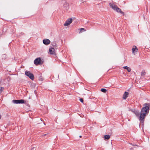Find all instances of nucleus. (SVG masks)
<instances>
[{
  "mask_svg": "<svg viewBox=\"0 0 150 150\" xmlns=\"http://www.w3.org/2000/svg\"><path fill=\"white\" fill-rule=\"evenodd\" d=\"M150 108V104L149 103H146L144 104L140 112L139 118H142V119L145 118L146 115L149 113Z\"/></svg>",
  "mask_w": 150,
  "mask_h": 150,
  "instance_id": "f257e3e1",
  "label": "nucleus"
},
{
  "mask_svg": "<svg viewBox=\"0 0 150 150\" xmlns=\"http://www.w3.org/2000/svg\"><path fill=\"white\" fill-rule=\"evenodd\" d=\"M43 61H42L40 57H38L36 58L34 61V64L36 66L42 64Z\"/></svg>",
  "mask_w": 150,
  "mask_h": 150,
  "instance_id": "f03ea898",
  "label": "nucleus"
},
{
  "mask_svg": "<svg viewBox=\"0 0 150 150\" xmlns=\"http://www.w3.org/2000/svg\"><path fill=\"white\" fill-rule=\"evenodd\" d=\"M25 74L31 80H33L34 79V75L30 71H25Z\"/></svg>",
  "mask_w": 150,
  "mask_h": 150,
  "instance_id": "7ed1b4c3",
  "label": "nucleus"
},
{
  "mask_svg": "<svg viewBox=\"0 0 150 150\" xmlns=\"http://www.w3.org/2000/svg\"><path fill=\"white\" fill-rule=\"evenodd\" d=\"M12 102L14 104H23L25 103H25V100L23 99H20V100H12Z\"/></svg>",
  "mask_w": 150,
  "mask_h": 150,
  "instance_id": "20e7f679",
  "label": "nucleus"
},
{
  "mask_svg": "<svg viewBox=\"0 0 150 150\" xmlns=\"http://www.w3.org/2000/svg\"><path fill=\"white\" fill-rule=\"evenodd\" d=\"M72 18H68L65 22L64 24V25L65 26H68L72 22Z\"/></svg>",
  "mask_w": 150,
  "mask_h": 150,
  "instance_id": "39448f33",
  "label": "nucleus"
},
{
  "mask_svg": "<svg viewBox=\"0 0 150 150\" xmlns=\"http://www.w3.org/2000/svg\"><path fill=\"white\" fill-rule=\"evenodd\" d=\"M130 111L134 114L137 117H139V118L140 113L139 110L136 109H131Z\"/></svg>",
  "mask_w": 150,
  "mask_h": 150,
  "instance_id": "423d86ee",
  "label": "nucleus"
},
{
  "mask_svg": "<svg viewBox=\"0 0 150 150\" xmlns=\"http://www.w3.org/2000/svg\"><path fill=\"white\" fill-rule=\"evenodd\" d=\"M145 118L142 119V118H139V120L140 121V123L139 124V127L141 125L142 126V130H143L144 128V121Z\"/></svg>",
  "mask_w": 150,
  "mask_h": 150,
  "instance_id": "0eeeda50",
  "label": "nucleus"
},
{
  "mask_svg": "<svg viewBox=\"0 0 150 150\" xmlns=\"http://www.w3.org/2000/svg\"><path fill=\"white\" fill-rule=\"evenodd\" d=\"M114 10L115 11L118 13H120V14H122L123 16H124L125 15L124 12L122 11L121 9L118 7L117 6H116V7L115 8V9Z\"/></svg>",
  "mask_w": 150,
  "mask_h": 150,
  "instance_id": "6e6552de",
  "label": "nucleus"
},
{
  "mask_svg": "<svg viewBox=\"0 0 150 150\" xmlns=\"http://www.w3.org/2000/svg\"><path fill=\"white\" fill-rule=\"evenodd\" d=\"M50 40L48 39H45L43 40V43L45 45H48L50 43Z\"/></svg>",
  "mask_w": 150,
  "mask_h": 150,
  "instance_id": "1a4fd4ad",
  "label": "nucleus"
},
{
  "mask_svg": "<svg viewBox=\"0 0 150 150\" xmlns=\"http://www.w3.org/2000/svg\"><path fill=\"white\" fill-rule=\"evenodd\" d=\"M129 93L128 92L125 91L123 94L122 98L124 100H126L128 96Z\"/></svg>",
  "mask_w": 150,
  "mask_h": 150,
  "instance_id": "9d476101",
  "label": "nucleus"
},
{
  "mask_svg": "<svg viewBox=\"0 0 150 150\" xmlns=\"http://www.w3.org/2000/svg\"><path fill=\"white\" fill-rule=\"evenodd\" d=\"M49 52L48 53L50 54H54V49L53 47H51L49 49Z\"/></svg>",
  "mask_w": 150,
  "mask_h": 150,
  "instance_id": "9b49d317",
  "label": "nucleus"
},
{
  "mask_svg": "<svg viewBox=\"0 0 150 150\" xmlns=\"http://www.w3.org/2000/svg\"><path fill=\"white\" fill-rule=\"evenodd\" d=\"M110 7L113 9L114 10L115 9V8H116L117 6L115 5L113 3H110L109 4Z\"/></svg>",
  "mask_w": 150,
  "mask_h": 150,
  "instance_id": "f8f14e48",
  "label": "nucleus"
},
{
  "mask_svg": "<svg viewBox=\"0 0 150 150\" xmlns=\"http://www.w3.org/2000/svg\"><path fill=\"white\" fill-rule=\"evenodd\" d=\"M123 68L124 69H126L128 72H130L131 71V69L130 68L127 66H124Z\"/></svg>",
  "mask_w": 150,
  "mask_h": 150,
  "instance_id": "ddd939ff",
  "label": "nucleus"
},
{
  "mask_svg": "<svg viewBox=\"0 0 150 150\" xmlns=\"http://www.w3.org/2000/svg\"><path fill=\"white\" fill-rule=\"evenodd\" d=\"M69 4L67 3H65L63 5L64 7L66 8V9H68L69 8Z\"/></svg>",
  "mask_w": 150,
  "mask_h": 150,
  "instance_id": "4468645a",
  "label": "nucleus"
},
{
  "mask_svg": "<svg viewBox=\"0 0 150 150\" xmlns=\"http://www.w3.org/2000/svg\"><path fill=\"white\" fill-rule=\"evenodd\" d=\"M110 136L109 135H106L104 136V139L105 140H107L110 139Z\"/></svg>",
  "mask_w": 150,
  "mask_h": 150,
  "instance_id": "2eb2a0df",
  "label": "nucleus"
},
{
  "mask_svg": "<svg viewBox=\"0 0 150 150\" xmlns=\"http://www.w3.org/2000/svg\"><path fill=\"white\" fill-rule=\"evenodd\" d=\"M135 47H136V46L135 45H134L133 46L132 48V53H133V54L135 53L136 49H135Z\"/></svg>",
  "mask_w": 150,
  "mask_h": 150,
  "instance_id": "dca6fc26",
  "label": "nucleus"
},
{
  "mask_svg": "<svg viewBox=\"0 0 150 150\" xmlns=\"http://www.w3.org/2000/svg\"><path fill=\"white\" fill-rule=\"evenodd\" d=\"M24 34V33L23 32H21L20 33L19 35H18L17 34L16 36L18 38H20V37L22 35H23Z\"/></svg>",
  "mask_w": 150,
  "mask_h": 150,
  "instance_id": "f3484780",
  "label": "nucleus"
},
{
  "mask_svg": "<svg viewBox=\"0 0 150 150\" xmlns=\"http://www.w3.org/2000/svg\"><path fill=\"white\" fill-rule=\"evenodd\" d=\"M100 91L103 93H105L107 91V90L105 88H102L101 89Z\"/></svg>",
  "mask_w": 150,
  "mask_h": 150,
  "instance_id": "a211bd4d",
  "label": "nucleus"
},
{
  "mask_svg": "<svg viewBox=\"0 0 150 150\" xmlns=\"http://www.w3.org/2000/svg\"><path fill=\"white\" fill-rule=\"evenodd\" d=\"M79 32V33H81L82 32L85 31H86V30L85 29H84V28H81Z\"/></svg>",
  "mask_w": 150,
  "mask_h": 150,
  "instance_id": "6ab92c4d",
  "label": "nucleus"
},
{
  "mask_svg": "<svg viewBox=\"0 0 150 150\" xmlns=\"http://www.w3.org/2000/svg\"><path fill=\"white\" fill-rule=\"evenodd\" d=\"M146 72L144 70H143L142 72L141 73V76H143L145 75L146 74Z\"/></svg>",
  "mask_w": 150,
  "mask_h": 150,
  "instance_id": "aec40b11",
  "label": "nucleus"
},
{
  "mask_svg": "<svg viewBox=\"0 0 150 150\" xmlns=\"http://www.w3.org/2000/svg\"><path fill=\"white\" fill-rule=\"evenodd\" d=\"M4 89V88L3 87H1L0 89V93H1L2 92Z\"/></svg>",
  "mask_w": 150,
  "mask_h": 150,
  "instance_id": "412c9836",
  "label": "nucleus"
},
{
  "mask_svg": "<svg viewBox=\"0 0 150 150\" xmlns=\"http://www.w3.org/2000/svg\"><path fill=\"white\" fill-rule=\"evenodd\" d=\"M39 80L40 81H42L43 80V78L42 77V76H40L39 77Z\"/></svg>",
  "mask_w": 150,
  "mask_h": 150,
  "instance_id": "4be33fe9",
  "label": "nucleus"
},
{
  "mask_svg": "<svg viewBox=\"0 0 150 150\" xmlns=\"http://www.w3.org/2000/svg\"><path fill=\"white\" fill-rule=\"evenodd\" d=\"M79 101L82 103H83V99L82 98H80Z\"/></svg>",
  "mask_w": 150,
  "mask_h": 150,
  "instance_id": "5701e85b",
  "label": "nucleus"
},
{
  "mask_svg": "<svg viewBox=\"0 0 150 150\" xmlns=\"http://www.w3.org/2000/svg\"><path fill=\"white\" fill-rule=\"evenodd\" d=\"M135 47V49H136V50H135V52H138V49L137 48V47Z\"/></svg>",
  "mask_w": 150,
  "mask_h": 150,
  "instance_id": "b1692460",
  "label": "nucleus"
},
{
  "mask_svg": "<svg viewBox=\"0 0 150 150\" xmlns=\"http://www.w3.org/2000/svg\"><path fill=\"white\" fill-rule=\"evenodd\" d=\"M47 134H43L42 135V137H44L45 136H46L47 135Z\"/></svg>",
  "mask_w": 150,
  "mask_h": 150,
  "instance_id": "393cba45",
  "label": "nucleus"
},
{
  "mask_svg": "<svg viewBox=\"0 0 150 150\" xmlns=\"http://www.w3.org/2000/svg\"><path fill=\"white\" fill-rule=\"evenodd\" d=\"M53 44H54L53 45V46H55L56 45V43H54Z\"/></svg>",
  "mask_w": 150,
  "mask_h": 150,
  "instance_id": "a878e982",
  "label": "nucleus"
},
{
  "mask_svg": "<svg viewBox=\"0 0 150 150\" xmlns=\"http://www.w3.org/2000/svg\"><path fill=\"white\" fill-rule=\"evenodd\" d=\"M27 106H29V104H27Z\"/></svg>",
  "mask_w": 150,
  "mask_h": 150,
  "instance_id": "bb28decb",
  "label": "nucleus"
},
{
  "mask_svg": "<svg viewBox=\"0 0 150 150\" xmlns=\"http://www.w3.org/2000/svg\"><path fill=\"white\" fill-rule=\"evenodd\" d=\"M81 137H82V136H81L80 135V136H79V137H80V138H81Z\"/></svg>",
  "mask_w": 150,
  "mask_h": 150,
  "instance_id": "cd10ccee",
  "label": "nucleus"
},
{
  "mask_svg": "<svg viewBox=\"0 0 150 150\" xmlns=\"http://www.w3.org/2000/svg\"><path fill=\"white\" fill-rule=\"evenodd\" d=\"M1 115H0V119H1Z\"/></svg>",
  "mask_w": 150,
  "mask_h": 150,
  "instance_id": "c85d7f7f",
  "label": "nucleus"
},
{
  "mask_svg": "<svg viewBox=\"0 0 150 150\" xmlns=\"http://www.w3.org/2000/svg\"><path fill=\"white\" fill-rule=\"evenodd\" d=\"M3 55H4V56H6V54H3Z\"/></svg>",
  "mask_w": 150,
  "mask_h": 150,
  "instance_id": "c756f323",
  "label": "nucleus"
},
{
  "mask_svg": "<svg viewBox=\"0 0 150 150\" xmlns=\"http://www.w3.org/2000/svg\"><path fill=\"white\" fill-rule=\"evenodd\" d=\"M4 29L3 28V31H4Z\"/></svg>",
  "mask_w": 150,
  "mask_h": 150,
  "instance_id": "7c9ffc66",
  "label": "nucleus"
},
{
  "mask_svg": "<svg viewBox=\"0 0 150 150\" xmlns=\"http://www.w3.org/2000/svg\"><path fill=\"white\" fill-rule=\"evenodd\" d=\"M44 125H45V123H44Z\"/></svg>",
  "mask_w": 150,
  "mask_h": 150,
  "instance_id": "2f4dec72",
  "label": "nucleus"
}]
</instances>
